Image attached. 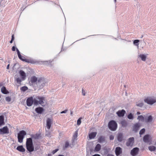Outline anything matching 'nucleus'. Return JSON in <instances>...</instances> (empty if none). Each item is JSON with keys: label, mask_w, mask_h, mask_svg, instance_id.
<instances>
[{"label": "nucleus", "mask_w": 156, "mask_h": 156, "mask_svg": "<svg viewBox=\"0 0 156 156\" xmlns=\"http://www.w3.org/2000/svg\"><path fill=\"white\" fill-rule=\"evenodd\" d=\"M107 156H114L112 154H108L107 155Z\"/></svg>", "instance_id": "nucleus-53"}, {"label": "nucleus", "mask_w": 156, "mask_h": 156, "mask_svg": "<svg viewBox=\"0 0 156 156\" xmlns=\"http://www.w3.org/2000/svg\"><path fill=\"white\" fill-rule=\"evenodd\" d=\"M3 86V83L2 82H0V88Z\"/></svg>", "instance_id": "nucleus-51"}, {"label": "nucleus", "mask_w": 156, "mask_h": 156, "mask_svg": "<svg viewBox=\"0 0 156 156\" xmlns=\"http://www.w3.org/2000/svg\"><path fill=\"white\" fill-rule=\"evenodd\" d=\"M144 105V103L143 102L138 103L136 104V105L137 106H139L140 107H142Z\"/></svg>", "instance_id": "nucleus-38"}, {"label": "nucleus", "mask_w": 156, "mask_h": 156, "mask_svg": "<svg viewBox=\"0 0 156 156\" xmlns=\"http://www.w3.org/2000/svg\"><path fill=\"white\" fill-rule=\"evenodd\" d=\"M78 130H76L74 133V134L73 136V137L74 139H75L76 137L77 136H78Z\"/></svg>", "instance_id": "nucleus-34"}, {"label": "nucleus", "mask_w": 156, "mask_h": 156, "mask_svg": "<svg viewBox=\"0 0 156 156\" xmlns=\"http://www.w3.org/2000/svg\"><path fill=\"white\" fill-rule=\"evenodd\" d=\"M145 131V129L144 128H143L139 132V134L140 135H141L144 133Z\"/></svg>", "instance_id": "nucleus-35"}, {"label": "nucleus", "mask_w": 156, "mask_h": 156, "mask_svg": "<svg viewBox=\"0 0 156 156\" xmlns=\"http://www.w3.org/2000/svg\"><path fill=\"white\" fill-rule=\"evenodd\" d=\"M23 61L25 62H27L28 63H33L32 61H31V60H30L29 59H24L23 60Z\"/></svg>", "instance_id": "nucleus-37"}, {"label": "nucleus", "mask_w": 156, "mask_h": 156, "mask_svg": "<svg viewBox=\"0 0 156 156\" xmlns=\"http://www.w3.org/2000/svg\"><path fill=\"white\" fill-rule=\"evenodd\" d=\"M33 103H34V100L32 97H30L27 99V104L28 106H31Z\"/></svg>", "instance_id": "nucleus-10"}, {"label": "nucleus", "mask_w": 156, "mask_h": 156, "mask_svg": "<svg viewBox=\"0 0 156 156\" xmlns=\"http://www.w3.org/2000/svg\"><path fill=\"white\" fill-rule=\"evenodd\" d=\"M9 64L7 66L6 69H9Z\"/></svg>", "instance_id": "nucleus-52"}, {"label": "nucleus", "mask_w": 156, "mask_h": 156, "mask_svg": "<svg viewBox=\"0 0 156 156\" xmlns=\"http://www.w3.org/2000/svg\"><path fill=\"white\" fill-rule=\"evenodd\" d=\"M1 91L2 93L4 94H7L9 93V92L7 90L6 87L4 86L2 87Z\"/></svg>", "instance_id": "nucleus-19"}, {"label": "nucleus", "mask_w": 156, "mask_h": 156, "mask_svg": "<svg viewBox=\"0 0 156 156\" xmlns=\"http://www.w3.org/2000/svg\"><path fill=\"white\" fill-rule=\"evenodd\" d=\"M82 95L83 96H85V92L83 89H82Z\"/></svg>", "instance_id": "nucleus-48"}, {"label": "nucleus", "mask_w": 156, "mask_h": 156, "mask_svg": "<svg viewBox=\"0 0 156 156\" xmlns=\"http://www.w3.org/2000/svg\"><path fill=\"white\" fill-rule=\"evenodd\" d=\"M143 35H141V37H140V38H143Z\"/></svg>", "instance_id": "nucleus-58"}, {"label": "nucleus", "mask_w": 156, "mask_h": 156, "mask_svg": "<svg viewBox=\"0 0 156 156\" xmlns=\"http://www.w3.org/2000/svg\"><path fill=\"white\" fill-rule=\"evenodd\" d=\"M97 133L96 132H93L90 133L89 135V138L90 139H94L96 136Z\"/></svg>", "instance_id": "nucleus-22"}, {"label": "nucleus", "mask_w": 156, "mask_h": 156, "mask_svg": "<svg viewBox=\"0 0 156 156\" xmlns=\"http://www.w3.org/2000/svg\"><path fill=\"white\" fill-rule=\"evenodd\" d=\"M45 98L44 97L37 96L34 99V105H40L42 106H44L45 105Z\"/></svg>", "instance_id": "nucleus-2"}, {"label": "nucleus", "mask_w": 156, "mask_h": 156, "mask_svg": "<svg viewBox=\"0 0 156 156\" xmlns=\"http://www.w3.org/2000/svg\"><path fill=\"white\" fill-rule=\"evenodd\" d=\"M127 118L129 119H133V115L132 113H130L128 115Z\"/></svg>", "instance_id": "nucleus-32"}, {"label": "nucleus", "mask_w": 156, "mask_h": 156, "mask_svg": "<svg viewBox=\"0 0 156 156\" xmlns=\"http://www.w3.org/2000/svg\"><path fill=\"white\" fill-rule=\"evenodd\" d=\"M58 156H64L62 154H59L58 155Z\"/></svg>", "instance_id": "nucleus-57"}, {"label": "nucleus", "mask_w": 156, "mask_h": 156, "mask_svg": "<svg viewBox=\"0 0 156 156\" xmlns=\"http://www.w3.org/2000/svg\"><path fill=\"white\" fill-rule=\"evenodd\" d=\"M20 56H18V57L22 61H23V60L25 59V57L23 56H22L20 54Z\"/></svg>", "instance_id": "nucleus-41"}, {"label": "nucleus", "mask_w": 156, "mask_h": 156, "mask_svg": "<svg viewBox=\"0 0 156 156\" xmlns=\"http://www.w3.org/2000/svg\"><path fill=\"white\" fill-rule=\"evenodd\" d=\"M35 110L37 113L39 114H41L44 111V108L41 107H37Z\"/></svg>", "instance_id": "nucleus-14"}, {"label": "nucleus", "mask_w": 156, "mask_h": 156, "mask_svg": "<svg viewBox=\"0 0 156 156\" xmlns=\"http://www.w3.org/2000/svg\"><path fill=\"white\" fill-rule=\"evenodd\" d=\"M9 133V130L7 126H5L3 128L0 129V134H3Z\"/></svg>", "instance_id": "nucleus-8"}, {"label": "nucleus", "mask_w": 156, "mask_h": 156, "mask_svg": "<svg viewBox=\"0 0 156 156\" xmlns=\"http://www.w3.org/2000/svg\"><path fill=\"white\" fill-rule=\"evenodd\" d=\"M16 48H17L16 47H15L14 46H13L12 48V50L13 51H15L16 50Z\"/></svg>", "instance_id": "nucleus-47"}, {"label": "nucleus", "mask_w": 156, "mask_h": 156, "mask_svg": "<svg viewBox=\"0 0 156 156\" xmlns=\"http://www.w3.org/2000/svg\"><path fill=\"white\" fill-rule=\"evenodd\" d=\"M28 89V88L27 86H23L20 88V90L23 92H25Z\"/></svg>", "instance_id": "nucleus-31"}, {"label": "nucleus", "mask_w": 156, "mask_h": 156, "mask_svg": "<svg viewBox=\"0 0 156 156\" xmlns=\"http://www.w3.org/2000/svg\"><path fill=\"white\" fill-rule=\"evenodd\" d=\"M140 41L139 40H135L133 41V44L136 46H138L139 45L138 43Z\"/></svg>", "instance_id": "nucleus-33"}, {"label": "nucleus", "mask_w": 156, "mask_h": 156, "mask_svg": "<svg viewBox=\"0 0 156 156\" xmlns=\"http://www.w3.org/2000/svg\"><path fill=\"white\" fill-rule=\"evenodd\" d=\"M122 153V148L120 147H117L115 150V153L116 155L118 156Z\"/></svg>", "instance_id": "nucleus-15"}, {"label": "nucleus", "mask_w": 156, "mask_h": 156, "mask_svg": "<svg viewBox=\"0 0 156 156\" xmlns=\"http://www.w3.org/2000/svg\"><path fill=\"white\" fill-rule=\"evenodd\" d=\"M139 57L141 58V60L143 61H145L146 58V56L144 54H140Z\"/></svg>", "instance_id": "nucleus-29"}, {"label": "nucleus", "mask_w": 156, "mask_h": 156, "mask_svg": "<svg viewBox=\"0 0 156 156\" xmlns=\"http://www.w3.org/2000/svg\"><path fill=\"white\" fill-rule=\"evenodd\" d=\"M149 150L151 151H154L156 150V147L154 146H150L148 147Z\"/></svg>", "instance_id": "nucleus-28"}, {"label": "nucleus", "mask_w": 156, "mask_h": 156, "mask_svg": "<svg viewBox=\"0 0 156 156\" xmlns=\"http://www.w3.org/2000/svg\"><path fill=\"white\" fill-rule=\"evenodd\" d=\"M52 120L51 119L48 118L47 120L46 126L47 129H49L51 127L52 123Z\"/></svg>", "instance_id": "nucleus-16"}, {"label": "nucleus", "mask_w": 156, "mask_h": 156, "mask_svg": "<svg viewBox=\"0 0 156 156\" xmlns=\"http://www.w3.org/2000/svg\"><path fill=\"white\" fill-rule=\"evenodd\" d=\"M27 133L24 130L20 131L18 134L17 138L18 142L20 143H22L24 136Z\"/></svg>", "instance_id": "nucleus-4"}, {"label": "nucleus", "mask_w": 156, "mask_h": 156, "mask_svg": "<svg viewBox=\"0 0 156 156\" xmlns=\"http://www.w3.org/2000/svg\"><path fill=\"white\" fill-rule=\"evenodd\" d=\"M19 73L21 77L22 80H24L26 77V74L22 70H20L19 71Z\"/></svg>", "instance_id": "nucleus-17"}, {"label": "nucleus", "mask_w": 156, "mask_h": 156, "mask_svg": "<svg viewBox=\"0 0 156 156\" xmlns=\"http://www.w3.org/2000/svg\"><path fill=\"white\" fill-rule=\"evenodd\" d=\"M134 138L133 137H130L128 139L126 143V145L128 146L132 147L134 143Z\"/></svg>", "instance_id": "nucleus-7"}, {"label": "nucleus", "mask_w": 156, "mask_h": 156, "mask_svg": "<svg viewBox=\"0 0 156 156\" xmlns=\"http://www.w3.org/2000/svg\"><path fill=\"white\" fill-rule=\"evenodd\" d=\"M92 156H101L100 154H95L92 155Z\"/></svg>", "instance_id": "nucleus-49"}, {"label": "nucleus", "mask_w": 156, "mask_h": 156, "mask_svg": "<svg viewBox=\"0 0 156 156\" xmlns=\"http://www.w3.org/2000/svg\"><path fill=\"white\" fill-rule=\"evenodd\" d=\"M69 145V143L68 142H66L65 143V147L66 148H67Z\"/></svg>", "instance_id": "nucleus-43"}, {"label": "nucleus", "mask_w": 156, "mask_h": 156, "mask_svg": "<svg viewBox=\"0 0 156 156\" xmlns=\"http://www.w3.org/2000/svg\"><path fill=\"white\" fill-rule=\"evenodd\" d=\"M108 127L112 131H115L117 128V123L114 120L110 121L108 123Z\"/></svg>", "instance_id": "nucleus-5"}, {"label": "nucleus", "mask_w": 156, "mask_h": 156, "mask_svg": "<svg viewBox=\"0 0 156 156\" xmlns=\"http://www.w3.org/2000/svg\"><path fill=\"white\" fill-rule=\"evenodd\" d=\"M73 114V112L72 111H70V115H71L72 116Z\"/></svg>", "instance_id": "nucleus-54"}, {"label": "nucleus", "mask_w": 156, "mask_h": 156, "mask_svg": "<svg viewBox=\"0 0 156 156\" xmlns=\"http://www.w3.org/2000/svg\"><path fill=\"white\" fill-rule=\"evenodd\" d=\"M13 40H11L10 41V43H12V42H13Z\"/></svg>", "instance_id": "nucleus-55"}, {"label": "nucleus", "mask_w": 156, "mask_h": 156, "mask_svg": "<svg viewBox=\"0 0 156 156\" xmlns=\"http://www.w3.org/2000/svg\"><path fill=\"white\" fill-rule=\"evenodd\" d=\"M110 140H113L114 139V136L112 135L110 136Z\"/></svg>", "instance_id": "nucleus-45"}, {"label": "nucleus", "mask_w": 156, "mask_h": 156, "mask_svg": "<svg viewBox=\"0 0 156 156\" xmlns=\"http://www.w3.org/2000/svg\"><path fill=\"white\" fill-rule=\"evenodd\" d=\"M37 81V83L39 84H41L42 85V86H44L43 85H44V80L43 79L41 78H39L37 80V78L35 76H33L31 77L30 79V81L29 82V83L30 85H32L33 84L35 83Z\"/></svg>", "instance_id": "nucleus-3"}, {"label": "nucleus", "mask_w": 156, "mask_h": 156, "mask_svg": "<svg viewBox=\"0 0 156 156\" xmlns=\"http://www.w3.org/2000/svg\"><path fill=\"white\" fill-rule=\"evenodd\" d=\"M114 2L115 3H116V0H114Z\"/></svg>", "instance_id": "nucleus-59"}, {"label": "nucleus", "mask_w": 156, "mask_h": 156, "mask_svg": "<svg viewBox=\"0 0 156 156\" xmlns=\"http://www.w3.org/2000/svg\"><path fill=\"white\" fill-rule=\"evenodd\" d=\"M11 40H12L13 41L14 40V35H12Z\"/></svg>", "instance_id": "nucleus-50"}, {"label": "nucleus", "mask_w": 156, "mask_h": 156, "mask_svg": "<svg viewBox=\"0 0 156 156\" xmlns=\"http://www.w3.org/2000/svg\"><path fill=\"white\" fill-rule=\"evenodd\" d=\"M144 101L148 104L152 105L156 102V98L154 97H149L144 99Z\"/></svg>", "instance_id": "nucleus-6"}, {"label": "nucleus", "mask_w": 156, "mask_h": 156, "mask_svg": "<svg viewBox=\"0 0 156 156\" xmlns=\"http://www.w3.org/2000/svg\"><path fill=\"white\" fill-rule=\"evenodd\" d=\"M117 140L119 142H121L123 140V135L121 133H119L117 136Z\"/></svg>", "instance_id": "nucleus-25"}, {"label": "nucleus", "mask_w": 156, "mask_h": 156, "mask_svg": "<svg viewBox=\"0 0 156 156\" xmlns=\"http://www.w3.org/2000/svg\"><path fill=\"white\" fill-rule=\"evenodd\" d=\"M101 145L100 144H97L95 147L94 151L98 152L101 149Z\"/></svg>", "instance_id": "nucleus-24"}, {"label": "nucleus", "mask_w": 156, "mask_h": 156, "mask_svg": "<svg viewBox=\"0 0 156 156\" xmlns=\"http://www.w3.org/2000/svg\"><path fill=\"white\" fill-rule=\"evenodd\" d=\"M140 126V125L139 123H136L133 127V130L135 132H136L139 130Z\"/></svg>", "instance_id": "nucleus-11"}, {"label": "nucleus", "mask_w": 156, "mask_h": 156, "mask_svg": "<svg viewBox=\"0 0 156 156\" xmlns=\"http://www.w3.org/2000/svg\"><path fill=\"white\" fill-rule=\"evenodd\" d=\"M4 117L3 115L0 116V126L4 125Z\"/></svg>", "instance_id": "nucleus-23"}, {"label": "nucleus", "mask_w": 156, "mask_h": 156, "mask_svg": "<svg viewBox=\"0 0 156 156\" xmlns=\"http://www.w3.org/2000/svg\"><path fill=\"white\" fill-rule=\"evenodd\" d=\"M126 113L124 109L121 110H119L116 112V114L119 117H123Z\"/></svg>", "instance_id": "nucleus-12"}, {"label": "nucleus", "mask_w": 156, "mask_h": 156, "mask_svg": "<svg viewBox=\"0 0 156 156\" xmlns=\"http://www.w3.org/2000/svg\"><path fill=\"white\" fill-rule=\"evenodd\" d=\"M30 136L31 137L27 138L26 142L27 149L30 152L34 151V149L32 139H39L40 136V134L36 133L35 134H32Z\"/></svg>", "instance_id": "nucleus-1"}, {"label": "nucleus", "mask_w": 156, "mask_h": 156, "mask_svg": "<svg viewBox=\"0 0 156 156\" xmlns=\"http://www.w3.org/2000/svg\"><path fill=\"white\" fill-rule=\"evenodd\" d=\"M40 147L39 146H37L35 147V151H37L36 153L37 154L40 155L42 154V151L39 149Z\"/></svg>", "instance_id": "nucleus-18"}, {"label": "nucleus", "mask_w": 156, "mask_h": 156, "mask_svg": "<svg viewBox=\"0 0 156 156\" xmlns=\"http://www.w3.org/2000/svg\"><path fill=\"white\" fill-rule=\"evenodd\" d=\"M137 119L139 121H140L142 122H144L145 120V118L142 115H139L138 116Z\"/></svg>", "instance_id": "nucleus-27"}, {"label": "nucleus", "mask_w": 156, "mask_h": 156, "mask_svg": "<svg viewBox=\"0 0 156 156\" xmlns=\"http://www.w3.org/2000/svg\"><path fill=\"white\" fill-rule=\"evenodd\" d=\"M5 100L7 102H10L11 101V98L10 97H7L5 98Z\"/></svg>", "instance_id": "nucleus-40"}, {"label": "nucleus", "mask_w": 156, "mask_h": 156, "mask_svg": "<svg viewBox=\"0 0 156 156\" xmlns=\"http://www.w3.org/2000/svg\"><path fill=\"white\" fill-rule=\"evenodd\" d=\"M139 148L138 147L134 148L131 151V154L133 156H135L138 154L139 151Z\"/></svg>", "instance_id": "nucleus-9"}, {"label": "nucleus", "mask_w": 156, "mask_h": 156, "mask_svg": "<svg viewBox=\"0 0 156 156\" xmlns=\"http://www.w3.org/2000/svg\"><path fill=\"white\" fill-rule=\"evenodd\" d=\"M154 145H156V142H155V144H154Z\"/></svg>", "instance_id": "nucleus-60"}, {"label": "nucleus", "mask_w": 156, "mask_h": 156, "mask_svg": "<svg viewBox=\"0 0 156 156\" xmlns=\"http://www.w3.org/2000/svg\"><path fill=\"white\" fill-rule=\"evenodd\" d=\"M137 115H140V112H137Z\"/></svg>", "instance_id": "nucleus-56"}, {"label": "nucleus", "mask_w": 156, "mask_h": 156, "mask_svg": "<svg viewBox=\"0 0 156 156\" xmlns=\"http://www.w3.org/2000/svg\"><path fill=\"white\" fill-rule=\"evenodd\" d=\"M81 118H80L77 120V124L78 126L80 125L81 123Z\"/></svg>", "instance_id": "nucleus-39"}, {"label": "nucleus", "mask_w": 156, "mask_h": 156, "mask_svg": "<svg viewBox=\"0 0 156 156\" xmlns=\"http://www.w3.org/2000/svg\"><path fill=\"white\" fill-rule=\"evenodd\" d=\"M16 51L17 52L18 56H20V52L17 48H16Z\"/></svg>", "instance_id": "nucleus-44"}, {"label": "nucleus", "mask_w": 156, "mask_h": 156, "mask_svg": "<svg viewBox=\"0 0 156 156\" xmlns=\"http://www.w3.org/2000/svg\"><path fill=\"white\" fill-rule=\"evenodd\" d=\"M16 81L17 83L20 84L22 82V80L20 78H17L16 79Z\"/></svg>", "instance_id": "nucleus-36"}, {"label": "nucleus", "mask_w": 156, "mask_h": 156, "mask_svg": "<svg viewBox=\"0 0 156 156\" xmlns=\"http://www.w3.org/2000/svg\"><path fill=\"white\" fill-rule=\"evenodd\" d=\"M152 120V117L151 115H149L147 118H146L145 119V122H150Z\"/></svg>", "instance_id": "nucleus-26"}, {"label": "nucleus", "mask_w": 156, "mask_h": 156, "mask_svg": "<svg viewBox=\"0 0 156 156\" xmlns=\"http://www.w3.org/2000/svg\"><path fill=\"white\" fill-rule=\"evenodd\" d=\"M121 123L123 126H126L127 125V122L125 120H123L121 121Z\"/></svg>", "instance_id": "nucleus-30"}, {"label": "nucleus", "mask_w": 156, "mask_h": 156, "mask_svg": "<svg viewBox=\"0 0 156 156\" xmlns=\"http://www.w3.org/2000/svg\"><path fill=\"white\" fill-rule=\"evenodd\" d=\"M58 151V149H56L55 150H53L52 152V153L53 154H54Z\"/></svg>", "instance_id": "nucleus-42"}, {"label": "nucleus", "mask_w": 156, "mask_h": 156, "mask_svg": "<svg viewBox=\"0 0 156 156\" xmlns=\"http://www.w3.org/2000/svg\"><path fill=\"white\" fill-rule=\"evenodd\" d=\"M67 111H68V110L67 109H66L65 110L61 112V113L62 114V113H66L67 112Z\"/></svg>", "instance_id": "nucleus-46"}, {"label": "nucleus", "mask_w": 156, "mask_h": 156, "mask_svg": "<svg viewBox=\"0 0 156 156\" xmlns=\"http://www.w3.org/2000/svg\"><path fill=\"white\" fill-rule=\"evenodd\" d=\"M16 149L21 152H24L25 151V148H23L22 145L18 146L16 148Z\"/></svg>", "instance_id": "nucleus-20"}, {"label": "nucleus", "mask_w": 156, "mask_h": 156, "mask_svg": "<svg viewBox=\"0 0 156 156\" xmlns=\"http://www.w3.org/2000/svg\"><path fill=\"white\" fill-rule=\"evenodd\" d=\"M150 136L149 135L147 134L145 135L143 137V141L145 143H149L150 142V140L149 139Z\"/></svg>", "instance_id": "nucleus-13"}, {"label": "nucleus", "mask_w": 156, "mask_h": 156, "mask_svg": "<svg viewBox=\"0 0 156 156\" xmlns=\"http://www.w3.org/2000/svg\"><path fill=\"white\" fill-rule=\"evenodd\" d=\"M105 137L103 136H101L98 139V142L100 143H103L105 142Z\"/></svg>", "instance_id": "nucleus-21"}]
</instances>
